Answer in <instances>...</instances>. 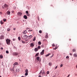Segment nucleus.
Segmentation results:
<instances>
[{"instance_id":"nucleus-1","label":"nucleus","mask_w":77,"mask_h":77,"mask_svg":"<svg viewBox=\"0 0 77 77\" xmlns=\"http://www.w3.org/2000/svg\"><path fill=\"white\" fill-rule=\"evenodd\" d=\"M41 73H42V75H44L45 74V72H44V70H41L39 74H41Z\"/></svg>"},{"instance_id":"nucleus-2","label":"nucleus","mask_w":77,"mask_h":77,"mask_svg":"<svg viewBox=\"0 0 77 77\" xmlns=\"http://www.w3.org/2000/svg\"><path fill=\"white\" fill-rule=\"evenodd\" d=\"M6 43L7 44H9V45H10L11 40L9 39H7L6 40Z\"/></svg>"},{"instance_id":"nucleus-3","label":"nucleus","mask_w":77,"mask_h":77,"mask_svg":"<svg viewBox=\"0 0 77 77\" xmlns=\"http://www.w3.org/2000/svg\"><path fill=\"white\" fill-rule=\"evenodd\" d=\"M18 65V62L15 63L13 64V65H14V68L17 67V65Z\"/></svg>"},{"instance_id":"nucleus-4","label":"nucleus","mask_w":77,"mask_h":77,"mask_svg":"<svg viewBox=\"0 0 77 77\" xmlns=\"http://www.w3.org/2000/svg\"><path fill=\"white\" fill-rule=\"evenodd\" d=\"M4 39V35H2L0 36V39Z\"/></svg>"},{"instance_id":"nucleus-5","label":"nucleus","mask_w":77,"mask_h":77,"mask_svg":"<svg viewBox=\"0 0 77 77\" xmlns=\"http://www.w3.org/2000/svg\"><path fill=\"white\" fill-rule=\"evenodd\" d=\"M40 54L41 55H43L44 54V50H42V52H41Z\"/></svg>"},{"instance_id":"nucleus-6","label":"nucleus","mask_w":77,"mask_h":77,"mask_svg":"<svg viewBox=\"0 0 77 77\" xmlns=\"http://www.w3.org/2000/svg\"><path fill=\"white\" fill-rule=\"evenodd\" d=\"M13 55H14V56H17V55H18V53H13Z\"/></svg>"},{"instance_id":"nucleus-7","label":"nucleus","mask_w":77,"mask_h":77,"mask_svg":"<svg viewBox=\"0 0 77 77\" xmlns=\"http://www.w3.org/2000/svg\"><path fill=\"white\" fill-rule=\"evenodd\" d=\"M37 60H38V61H39L40 60V57H36Z\"/></svg>"},{"instance_id":"nucleus-8","label":"nucleus","mask_w":77,"mask_h":77,"mask_svg":"<svg viewBox=\"0 0 77 77\" xmlns=\"http://www.w3.org/2000/svg\"><path fill=\"white\" fill-rule=\"evenodd\" d=\"M10 70L12 72H14V68H10Z\"/></svg>"},{"instance_id":"nucleus-9","label":"nucleus","mask_w":77,"mask_h":77,"mask_svg":"<svg viewBox=\"0 0 77 77\" xmlns=\"http://www.w3.org/2000/svg\"><path fill=\"white\" fill-rule=\"evenodd\" d=\"M23 18L26 20V19H27V16L25 15L23 16Z\"/></svg>"},{"instance_id":"nucleus-10","label":"nucleus","mask_w":77,"mask_h":77,"mask_svg":"<svg viewBox=\"0 0 77 77\" xmlns=\"http://www.w3.org/2000/svg\"><path fill=\"white\" fill-rule=\"evenodd\" d=\"M18 15H20V16H21V15H22V13L21 12H19L18 13Z\"/></svg>"},{"instance_id":"nucleus-11","label":"nucleus","mask_w":77,"mask_h":77,"mask_svg":"<svg viewBox=\"0 0 77 77\" xmlns=\"http://www.w3.org/2000/svg\"><path fill=\"white\" fill-rule=\"evenodd\" d=\"M23 37L24 38V39H26V38H27V36L26 35H25L23 36Z\"/></svg>"},{"instance_id":"nucleus-12","label":"nucleus","mask_w":77,"mask_h":77,"mask_svg":"<svg viewBox=\"0 0 77 77\" xmlns=\"http://www.w3.org/2000/svg\"><path fill=\"white\" fill-rule=\"evenodd\" d=\"M11 14V12L8 11L7 12V15H9Z\"/></svg>"},{"instance_id":"nucleus-13","label":"nucleus","mask_w":77,"mask_h":77,"mask_svg":"<svg viewBox=\"0 0 77 77\" xmlns=\"http://www.w3.org/2000/svg\"><path fill=\"white\" fill-rule=\"evenodd\" d=\"M27 33V31L26 30H25L23 32V33H24V34H26Z\"/></svg>"},{"instance_id":"nucleus-14","label":"nucleus","mask_w":77,"mask_h":77,"mask_svg":"<svg viewBox=\"0 0 77 77\" xmlns=\"http://www.w3.org/2000/svg\"><path fill=\"white\" fill-rule=\"evenodd\" d=\"M31 47H34V44H33V43H32L30 45Z\"/></svg>"},{"instance_id":"nucleus-15","label":"nucleus","mask_w":77,"mask_h":77,"mask_svg":"<svg viewBox=\"0 0 77 77\" xmlns=\"http://www.w3.org/2000/svg\"><path fill=\"white\" fill-rule=\"evenodd\" d=\"M46 38H48V33H46V35L45 36Z\"/></svg>"},{"instance_id":"nucleus-16","label":"nucleus","mask_w":77,"mask_h":77,"mask_svg":"<svg viewBox=\"0 0 77 77\" xmlns=\"http://www.w3.org/2000/svg\"><path fill=\"white\" fill-rule=\"evenodd\" d=\"M34 50L35 51H38V48H35Z\"/></svg>"},{"instance_id":"nucleus-17","label":"nucleus","mask_w":77,"mask_h":77,"mask_svg":"<svg viewBox=\"0 0 77 77\" xmlns=\"http://www.w3.org/2000/svg\"><path fill=\"white\" fill-rule=\"evenodd\" d=\"M20 70H19V69H16V72H19V71Z\"/></svg>"},{"instance_id":"nucleus-18","label":"nucleus","mask_w":77,"mask_h":77,"mask_svg":"<svg viewBox=\"0 0 77 77\" xmlns=\"http://www.w3.org/2000/svg\"><path fill=\"white\" fill-rule=\"evenodd\" d=\"M39 53H37L35 55V57H36V56H39Z\"/></svg>"},{"instance_id":"nucleus-19","label":"nucleus","mask_w":77,"mask_h":77,"mask_svg":"<svg viewBox=\"0 0 77 77\" xmlns=\"http://www.w3.org/2000/svg\"><path fill=\"white\" fill-rule=\"evenodd\" d=\"M4 6L5 8H7V7H8V6L7 5L5 4L4 5Z\"/></svg>"},{"instance_id":"nucleus-20","label":"nucleus","mask_w":77,"mask_h":77,"mask_svg":"<svg viewBox=\"0 0 77 77\" xmlns=\"http://www.w3.org/2000/svg\"><path fill=\"white\" fill-rule=\"evenodd\" d=\"M51 54H47L46 55V57H48V56H49V55H50Z\"/></svg>"},{"instance_id":"nucleus-21","label":"nucleus","mask_w":77,"mask_h":77,"mask_svg":"<svg viewBox=\"0 0 77 77\" xmlns=\"http://www.w3.org/2000/svg\"><path fill=\"white\" fill-rule=\"evenodd\" d=\"M25 72L26 73H28V72H29L28 71V69H26L25 70Z\"/></svg>"},{"instance_id":"nucleus-22","label":"nucleus","mask_w":77,"mask_h":77,"mask_svg":"<svg viewBox=\"0 0 77 77\" xmlns=\"http://www.w3.org/2000/svg\"><path fill=\"white\" fill-rule=\"evenodd\" d=\"M49 65L50 66H51L52 65V63H49Z\"/></svg>"},{"instance_id":"nucleus-23","label":"nucleus","mask_w":77,"mask_h":77,"mask_svg":"<svg viewBox=\"0 0 77 77\" xmlns=\"http://www.w3.org/2000/svg\"><path fill=\"white\" fill-rule=\"evenodd\" d=\"M22 42L23 44H25V43H26V42L24 41H23V40H22Z\"/></svg>"},{"instance_id":"nucleus-24","label":"nucleus","mask_w":77,"mask_h":77,"mask_svg":"<svg viewBox=\"0 0 77 77\" xmlns=\"http://www.w3.org/2000/svg\"><path fill=\"white\" fill-rule=\"evenodd\" d=\"M38 45H41V42H38Z\"/></svg>"},{"instance_id":"nucleus-25","label":"nucleus","mask_w":77,"mask_h":77,"mask_svg":"<svg viewBox=\"0 0 77 77\" xmlns=\"http://www.w3.org/2000/svg\"><path fill=\"white\" fill-rule=\"evenodd\" d=\"M74 57H77V54H74Z\"/></svg>"},{"instance_id":"nucleus-26","label":"nucleus","mask_w":77,"mask_h":77,"mask_svg":"<svg viewBox=\"0 0 77 77\" xmlns=\"http://www.w3.org/2000/svg\"><path fill=\"white\" fill-rule=\"evenodd\" d=\"M38 49H41V46H38Z\"/></svg>"},{"instance_id":"nucleus-27","label":"nucleus","mask_w":77,"mask_h":77,"mask_svg":"<svg viewBox=\"0 0 77 77\" xmlns=\"http://www.w3.org/2000/svg\"><path fill=\"white\" fill-rule=\"evenodd\" d=\"M29 38H32V35H30L29 36Z\"/></svg>"},{"instance_id":"nucleus-28","label":"nucleus","mask_w":77,"mask_h":77,"mask_svg":"<svg viewBox=\"0 0 77 77\" xmlns=\"http://www.w3.org/2000/svg\"><path fill=\"white\" fill-rule=\"evenodd\" d=\"M18 39H19V41H20V40H21V38H20V37H19L18 38Z\"/></svg>"},{"instance_id":"nucleus-29","label":"nucleus","mask_w":77,"mask_h":77,"mask_svg":"<svg viewBox=\"0 0 77 77\" xmlns=\"http://www.w3.org/2000/svg\"><path fill=\"white\" fill-rule=\"evenodd\" d=\"M54 56V54H52V55L50 57V58H52V57H53Z\"/></svg>"},{"instance_id":"nucleus-30","label":"nucleus","mask_w":77,"mask_h":77,"mask_svg":"<svg viewBox=\"0 0 77 77\" xmlns=\"http://www.w3.org/2000/svg\"><path fill=\"white\" fill-rule=\"evenodd\" d=\"M7 30L8 31H9L10 30H11V29H10V28H8L7 29Z\"/></svg>"},{"instance_id":"nucleus-31","label":"nucleus","mask_w":77,"mask_h":77,"mask_svg":"<svg viewBox=\"0 0 77 77\" xmlns=\"http://www.w3.org/2000/svg\"><path fill=\"white\" fill-rule=\"evenodd\" d=\"M35 39H36V38L35 37L33 39V41H35Z\"/></svg>"},{"instance_id":"nucleus-32","label":"nucleus","mask_w":77,"mask_h":77,"mask_svg":"<svg viewBox=\"0 0 77 77\" xmlns=\"http://www.w3.org/2000/svg\"><path fill=\"white\" fill-rule=\"evenodd\" d=\"M6 53H7V54H8L9 53V51H6Z\"/></svg>"},{"instance_id":"nucleus-33","label":"nucleus","mask_w":77,"mask_h":77,"mask_svg":"<svg viewBox=\"0 0 77 77\" xmlns=\"http://www.w3.org/2000/svg\"><path fill=\"white\" fill-rule=\"evenodd\" d=\"M26 13L27 14H29V11H26Z\"/></svg>"},{"instance_id":"nucleus-34","label":"nucleus","mask_w":77,"mask_h":77,"mask_svg":"<svg viewBox=\"0 0 77 77\" xmlns=\"http://www.w3.org/2000/svg\"><path fill=\"white\" fill-rule=\"evenodd\" d=\"M3 56L0 55V58L2 59V58H3Z\"/></svg>"},{"instance_id":"nucleus-35","label":"nucleus","mask_w":77,"mask_h":77,"mask_svg":"<svg viewBox=\"0 0 77 77\" xmlns=\"http://www.w3.org/2000/svg\"><path fill=\"white\" fill-rule=\"evenodd\" d=\"M0 23L1 24H3V22H2V21H1L0 22Z\"/></svg>"},{"instance_id":"nucleus-36","label":"nucleus","mask_w":77,"mask_h":77,"mask_svg":"<svg viewBox=\"0 0 77 77\" xmlns=\"http://www.w3.org/2000/svg\"><path fill=\"white\" fill-rule=\"evenodd\" d=\"M25 75H28V73H25Z\"/></svg>"},{"instance_id":"nucleus-37","label":"nucleus","mask_w":77,"mask_h":77,"mask_svg":"<svg viewBox=\"0 0 77 77\" xmlns=\"http://www.w3.org/2000/svg\"><path fill=\"white\" fill-rule=\"evenodd\" d=\"M27 16L29 17L30 16V14H29V13H28L27 14Z\"/></svg>"},{"instance_id":"nucleus-38","label":"nucleus","mask_w":77,"mask_h":77,"mask_svg":"<svg viewBox=\"0 0 77 77\" xmlns=\"http://www.w3.org/2000/svg\"><path fill=\"white\" fill-rule=\"evenodd\" d=\"M39 33H42V31L41 30L39 31Z\"/></svg>"},{"instance_id":"nucleus-39","label":"nucleus","mask_w":77,"mask_h":77,"mask_svg":"<svg viewBox=\"0 0 77 77\" xmlns=\"http://www.w3.org/2000/svg\"><path fill=\"white\" fill-rule=\"evenodd\" d=\"M3 21H4V22H5V21H6V19H3Z\"/></svg>"},{"instance_id":"nucleus-40","label":"nucleus","mask_w":77,"mask_h":77,"mask_svg":"<svg viewBox=\"0 0 77 77\" xmlns=\"http://www.w3.org/2000/svg\"><path fill=\"white\" fill-rule=\"evenodd\" d=\"M66 59H69V56H67L66 57Z\"/></svg>"},{"instance_id":"nucleus-41","label":"nucleus","mask_w":77,"mask_h":77,"mask_svg":"<svg viewBox=\"0 0 77 77\" xmlns=\"http://www.w3.org/2000/svg\"><path fill=\"white\" fill-rule=\"evenodd\" d=\"M75 49H74L72 50V51L73 52H75Z\"/></svg>"},{"instance_id":"nucleus-42","label":"nucleus","mask_w":77,"mask_h":77,"mask_svg":"<svg viewBox=\"0 0 77 77\" xmlns=\"http://www.w3.org/2000/svg\"><path fill=\"white\" fill-rule=\"evenodd\" d=\"M60 67H62L63 66V64H61L60 65Z\"/></svg>"},{"instance_id":"nucleus-43","label":"nucleus","mask_w":77,"mask_h":77,"mask_svg":"<svg viewBox=\"0 0 77 77\" xmlns=\"http://www.w3.org/2000/svg\"><path fill=\"white\" fill-rule=\"evenodd\" d=\"M47 74H49V71H47Z\"/></svg>"},{"instance_id":"nucleus-44","label":"nucleus","mask_w":77,"mask_h":77,"mask_svg":"<svg viewBox=\"0 0 77 77\" xmlns=\"http://www.w3.org/2000/svg\"><path fill=\"white\" fill-rule=\"evenodd\" d=\"M29 32H32V30H28Z\"/></svg>"},{"instance_id":"nucleus-45","label":"nucleus","mask_w":77,"mask_h":77,"mask_svg":"<svg viewBox=\"0 0 77 77\" xmlns=\"http://www.w3.org/2000/svg\"><path fill=\"white\" fill-rule=\"evenodd\" d=\"M38 77H41V74H39V75L38 76Z\"/></svg>"},{"instance_id":"nucleus-46","label":"nucleus","mask_w":77,"mask_h":77,"mask_svg":"<svg viewBox=\"0 0 77 77\" xmlns=\"http://www.w3.org/2000/svg\"><path fill=\"white\" fill-rule=\"evenodd\" d=\"M13 41H15V38H13Z\"/></svg>"},{"instance_id":"nucleus-47","label":"nucleus","mask_w":77,"mask_h":77,"mask_svg":"<svg viewBox=\"0 0 77 77\" xmlns=\"http://www.w3.org/2000/svg\"><path fill=\"white\" fill-rule=\"evenodd\" d=\"M52 45H53V47H54V46H55V45H54V44H53Z\"/></svg>"},{"instance_id":"nucleus-48","label":"nucleus","mask_w":77,"mask_h":77,"mask_svg":"<svg viewBox=\"0 0 77 77\" xmlns=\"http://www.w3.org/2000/svg\"><path fill=\"white\" fill-rule=\"evenodd\" d=\"M69 76H70V75L69 74L67 77H69Z\"/></svg>"},{"instance_id":"nucleus-49","label":"nucleus","mask_w":77,"mask_h":77,"mask_svg":"<svg viewBox=\"0 0 77 77\" xmlns=\"http://www.w3.org/2000/svg\"><path fill=\"white\" fill-rule=\"evenodd\" d=\"M15 29H16V28H14L13 29V30H15Z\"/></svg>"},{"instance_id":"nucleus-50","label":"nucleus","mask_w":77,"mask_h":77,"mask_svg":"<svg viewBox=\"0 0 77 77\" xmlns=\"http://www.w3.org/2000/svg\"><path fill=\"white\" fill-rule=\"evenodd\" d=\"M69 54L70 55H71V56H72V54L70 53Z\"/></svg>"},{"instance_id":"nucleus-51","label":"nucleus","mask_w":77,"mask_h":77,"mask_svg":"<svg viewBox=\"0 0 77 77\" xmlns=\"http://www.w3.org/2000/svg\"><path fill=\"white\" fill-rule=\"evenodd\" d=\"M38 20H39V16H38Z\"/></svg>"},{"instance_id":"nucleus-52","label":"nucleus","mask_w":77,"mask_h":77,"mask_svg":"<svg viewBox=\"0 0 77 77\" xmlns=\"http://www.w3.org/2000/svg\"><path fill=\"white\" fill-rule=\"evenodd\" d=\"M14 11H12V13H14Z\"/></svg>"},{"instance_id":"nucleus-53","label":"nucleus","mask_w":77,"mask_h":77,"mask_svg":"<svg viewBox=\"0 0 77 77\" xmlns=\"http://www.w3.org/2000/svg\"><path fill=\"white\" fill-rule=\"evenodd\" d=\"M1 50H3V48H1Z\"/></svg>"},{"instance_id":"nucleus-54","label":"nucleus","mask_w":77,"mask_h":77,"mask_svg":"<svg viewBox=\"0 0 77 77\" xmlns=\"http://www.w3.org/2000/svg\"><path fill=\"white\" fill-rule=\"evenodd\" d=\"M71 39H69V41H71Z\"/></svg>"},{"instance_id":"nucleus-55","label":"nucleus","mask_w":77,"mask_h":77,"mask_svg":"<svg viewBox=\"0 0 77 77\" xmlns=\"http://www.w3.org/2000/svg\"><path fill=\"white\" fill-rule=\"evenodd\" d=\"M55 68H57V66H56Z\"/></svg>"},{"instance_id":"nucleus-56","label":"nucleus","mask_w":77,"mask_h":77,"mask_svg":"<svg viewBox=\"0 0 77 77\" xmlns=\"http://www.w3.org/2000/svg\"><path fill=\"white\" fill-rule=\"evenodd\" d=\"M2 8L3 9H4V7H3V6Z\"/></svg>"},{"instance_id":"nucleus-57","label":"nucleus","mask_w":77,"mask_h":77,"mask_svg":"<svg viewBox=\"0 0 77 77\" xmlns=\"http://www.w3.org/2000/svg\"><path fill=\"white\" fill-rule=\"evenodd\" d=\"M56 48L54 49V50H56Z\"/></svg>"},{"instance_id":"nucleus-58","label":"nucleus","mask_w":77,"mask_h":77,"mask_svg":"<svg viewBox=\"0 0 77 77\" xmlns=\"http://www.w3.org/2000/svg\"><path fill=\"white\" fill-rule=\"evenodd\" d=\"M22 77H24V76H22Z\"/></svg>"},{"instance_id":"nucleus-59","label":"nucleus","mask_w":77,"mask_h":77,"mask_svg":"<svg viewBox=\"0 0 77 77\" xmlns=\"http://www.w3.org/2000/svg\"><path fill=\"white\" fill-rule=\"evenodd\" d=\"M76 67L77 68V65H76Z\"/></svg>"},{"instance_id":"nucleus-60","label":"nucleus","mask_w":77,"mask_h":77,"mask_svg":"<svg viewBox=\"0 0 77 77\" xmlns=\"http://www.w3.org/2000/svg\"><path fill=\"white\" fill-rule=\"evenodd\" d=\"M72 1H73L74 0H72Z\"/></svg>"},{"instance_id":"nucleus-61","label":"nucleus","mask_w":77,"mask_h":77,"mask_svg":"<svg viewBox=\"0 0 77 77\" xmlns=\"http://www.w3.org/2000/svg\"><path fill=\"white\" fill-rule=\"evenodd\" d=\"M0 77H2V76H0Z\"/></svg>"},{"instance_id":"nucleus-62","label":"nucleus","mask_w":77,"mask_h":77,"mask_svg":"<svg viewBox=\"0 0 77 77\" xmlns=\"http://www.w3.org/2000/svg\"><path fill=\"white\" fill-rule=\"evenodd\" d=\"M26 29V30H27V28Z\"/></svg>"},{"instance_id":"nucleus-63","label":"nucleus","mask_w":77,"mask_h":77,"mask_svg":"<svg viewBox=\"0 0 77 77\" xmlns=\"http://www.w3.org/2000/svg\"><path fill=\"white\" fill-rule=\"evenodd\" d=\"M55 69H56V68H55Z\"/></svg>"}]
</instances>
